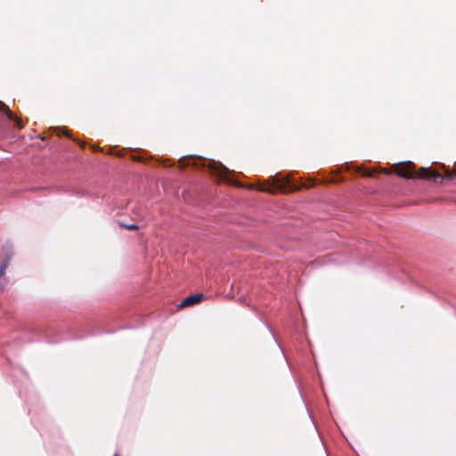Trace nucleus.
Returning a JSON list of instances; mask_svg holds the SVG:
<instances>
[{
  "mask_svg": "<svg viewBox=\"0 0 456 456\" xmlns=\"http://www.w3.org/2000/svg\"><path fill=\"white\" fill-rule=\"evenodd\" d=\"M193 166L195 167H208L212 175L218 177L220 180L227 183H231L236 186L240 187L241 184L238 182H234L230 178L231 171L224 166L220 162H216L215 160H209L208 163H206V160L198 158V159H190L186 160L185 159H179V167L181 169L185 168L188 166Z\"/></svg>",
  "mask_w": 456,
  "mask_h": 456,
  "instance_id": "obj_1",
  "label": "nucleus"
},
{
  "mask_svg": "<svg viewBox=\"0 0 456 456\" xmlns=\"http://www.w3.org/2000/svg\"><path fill=\"white\" fill-rule=\"evenodd\" d=\"M248 188L256 189L259 191L274 195L277 191L283 193L297 191L301 189V186L291 183L289 175L281 177L280 175L277 174L273 176H270L263 183H259L257 185H250Z\"/></svg>",
  "mask_w": 456,
  "mask_h": 456,
  "instance_id": "obj_2",
  "label": "nucleus"
},
{
  "mask_svg": "<svg viewBox=\"0 0 456 456\" xmlns=\"http://www.w3.org/2000/svg\"><path fill=\"white\" fill-rule=\"evenodd\" d=\"M392 169L395 175L405 179L419 177L432 180L434 182H436L437 178L443 179L438 172L431 170L430 168L420 167L419 169L415 170V165L411 161L394 164L392 166Z\"/></svg>",
  "mask_w": 456,
  "mask_h": 456,
  "instance_id": "obj_3",
  "label": "nucleus"
},
{
  "mask_svg": "<svg viewBox=\"0 0 456 456\" xmlns=\"http://www.w3.org/2000/svg\"><path fill=\"white\" fill-rule=\"evenodd\" d=\"M12 256H13L12 248L11 247H6L4 258L0 265V290H3L7 283V280L4 276V274H5V271H6L7 267L9 266L10 262L12 258Z\"/></svg>",
  "mask_w": 456,
  "mask_h": 456,
  "instance_id": "obj_4",
  "label": "nucleus"
},
{
  "mask_svg": "<svg viewBox=\"0 0 456 456\" xmlns=\"http://www.w3.org/2000/svg\"><path fill=\"white\" fill-rule=\"evenodd\" d=\"M0 112L5 114L8 119L15 121V124L18 128L22 129L24 127V123L21 118H18L13 114V112L10 110V108L3 102L0 101Z\"/></svg>",
  "mask_w": 456,
  "mask_h": 456,
  "instance_id": "obj_5",
  "label": "nucleus"
},
{
  "mask_svg": "<svg viewBox=\"0 0 456 456\" xmlns=\"http://www.w3.org/2000/svg\"><path fill=\"white\" fill-rule=\"evenodd\" d=\"M204 296L201 293L194 294L185 297L179 305L180 308L189 307L200 303Z\"/></svg>",
  "mask_w": 456,
  "mask_h": 456,
  "instance_id": "obj_6",
  "label": "nucleus"
},
{
  "mask_svg": "<svg viewBox=\"0 0 456 456\" xmlns=\"http://www.w3.org/2000/svg\"><path fill=\"white\" fill-rule=\"evenodd\" d=\"M53 131L56 132L58 136H61V134H64L68 137H71L69 131L64 127H54Z\"/></svg>",
  "mask_w": 456,
  "mask_h": 456,
  "instance_id": "obj_7",
  "label": "nucleus"
},
{
  "mask_svg": "<svg viewBox=\"0 0 456 456\" xmlns=\"http://www.w3.org/2000/svg\"><path fill=\"white\" fill-rule=\"evenodd\" d=\"M120 227L122 228H125L126 230H129V231H135V230H138L139 227L138 225L134 224H119Z\"/></svg>",
  "mask_w": 456,
  "mask_h": 456,
  "instance_id": "obj_8",
  "label": "nucleus"
},
{
  "mask_svg": "<svg viewBox=\"0 0 456 456\" xmlns=\"http://www.w3.org/2000/svg\"><path fill=\"white\" fill-rule=\"evenodd\" d=\"M358 171L361 172V174L366 177H372L375 173V171L367 170V169H360V168H358Z\"/></svg>",
  "mask_w": 456,
  "mask_h": 456,
  "instance_id": "obj_9",
  "label": "nucleus"
},
{
  "mask_svg": "<svg viewBox=\"0 0 456 456\" xmlns=\"http://www.w3.org/2000/svg\"><path fill=\"white\" fill-rule=\"evenodd\" d=\"M379 172H380V173H383V174H386V175H390L391 173H394V172H393L392 167H391L390 169H387V168H380V169H379Z\"/></svg>",
  "mask_w": 456,
  "mask_h": 456,
  "instance_id": "obj_10",
  "label": "nucleus"
},
{
  "mask_svg": "<svg viewBox=\"0 0 456 456\" xmlns=\"http://www.w3.org/2000/svg\"><path fill=\"white\" fill-rule=\"evenodd\" d=\"M134 159H135V160H137V161H139V160H141V158L136 157Z\"/></svg>",
  "mask_w": 456,
  "mask_h": 456,
  "instance_id": "obj_11",
  "label": "nucleus"
},
{
  "mask_svg": "<svg viewBox=\"0 0 456 456\" xmlns=\"http://www.w3.org/2000/svg\"><path fill=\"white\" fill-rule=\"evenodd\" d=\"M113 456H120V455H118V453H115Z\"/></svg>",
  "mask_w": 456,
  "mask_h": 456,
  "instance_id": "obj_12",
  "label": "nucleus"
}]
</instances>
